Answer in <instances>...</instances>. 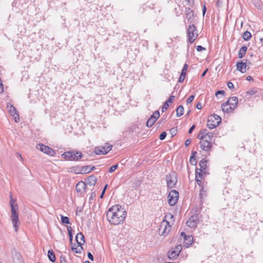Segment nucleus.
I'll return each instance as SVG.
<instances>
[{
  "instance_id": "1",
  "label": "nucleus",
  "mask_w": 263,
  "mask_h": 263,
  "mask_svg": "<svg viewBox=\"0 0 263 263\" xmlns=\"http://www.w3.org/2000/svg\"><path fill=\"white\" fill-rule=\"evenodd\" d=\"M126 212L121 206L115 205L109 209L106 213L107 220L114 225L120 224L125 220Z\"/></svg>"
},
{
  "instance_id": "2",
  "label": "nucleus",
  "mask_w": 263,
  "mask_h": 263,
  "mask_svg": "<svg viewBox=\"0 0 263 263\" xmlns=\"http://www.w3.org/2000/svg\"><path fill=\"white\" fill-rule=\"evenodd\" d=\"M237 104V98L236 97H231L225 103L222 104V111L227 113L232 112L236 107Z\"/></svg>"
},
{
  "instance_id": "3",
  "label": "nucleus",
  "mask_w": 263,
  "mask_h": 263,
  "mask_svg": "<svg viewBox=\"0 0 263 263\" xmlns=\"http://www.w3.org/2000/svg\"><path fill=\"white\" fill-rule=\"evenodd\" d=\"M82 156L81 152L74 151L66 152L62 154V157L68 161H78Z\"/></svg>"
},
{
  "instance_id": "4",
  "label": "nucleus",
  "mask_w": 263,
  "mask_h": 263,
  "mask_svg": "<svg viewBox=\"0 0 263 263\" xmlns=\"http://www.w3.org/2000/svg\"><path fill=\"white\" fill-rule=\"evenodd\" d=\"M221 120V119L219 116L214 114L209 118L207 121V126L211 129L215 128L219 125Z\"/></svg>"
},
{
  "instance_id": "5",
  "label": "nucleus",
  "mask_w": 263,
  "mask_h": 263,
  "mask_svg": "<svg viewBox=\"0 0 263 263\" xmlns=\"http://www.w3.org/2000/svg\"><path fill=\"white\" fill-rule=\"evenodd\" d=\"M11 220L12 223H13V227L15 229V231L17 232V229L20 224L18 219V214L17 212V209H13V208L12 206V209H11Z\"/></svg>"
},
{
  "instance_id": "6",
  "label": "nucleus",
  "mask_w": 263,
  "mask_h": 263,
  "mask_svg": "<svg viewBox=\"0 0 263 263\" xmlns=\"http://www.w3.org/2000/svg\"><path fill=\"white\" fill-rule=\"evenodd\" d=\"M187 36L190 44H192L198 36L196 27L195 25H190L187 30Z\"/></svg>"
},
{
  "instance_id": "7",
  "label": "nucleus",
  "mask_w": 263,
  "mask_h": 263,
  "mask_svg": "<svg viewBox=\"0 0 263 263\" xmlns=\"http://www.w3.org/2000/svg\"><path fill=\"white\" fill-rule=\"evenodd\" d=\"M172 221L169 222L167 220L163 221L160 227L159 233L160 235H166L168 234L171 231V224Z\"/></svg>"
},
{
  "instance_id": "8",
  "label": "nucleus",
  "mask_w": 263,
  "mask_h": 263,
  "mask_svg": "<svg viewBox=\"0 0 263 263\" xmlns=\"http://www.w3.org/2000/svg\"><path fill=\"white\" fill-rule=\"evenodd\" d=\"M112 148V145L105 143L103 146H97L95 149V153L97 155H105L108 153Z\"/></svg>"
},
{
  "instance_id": "9",
  "label": "nucleus",
  "mask_w": 263,
  "mask_h": 263,
  "mask_svg": "<svg viewBox=\"0 0 263 263\" xmlns=\"http://www.w3.org/2000/svg\"><path fill=\"white\" fill-rule=\"evenodd\" d=\"M208 161L206 160L202 159L200 161L199 164L200 168H196V173H198V176H202L206 173V167Z\"/></svg>"
},
{
  "instance_id": "10",
  "label": "nucleus",
  "mask_w": 263,
  "mask_h": 263,
  "mask_svg": "<svg viewBox=\"0 0 263 263\" xmlns=\"http://www.w3.org/2000/svg\"><path fill=\"white\" fill-rule=\"evenodd\" d=\"M36 147L42 152L51 156H53L55 154L53 149L42 143L37 144Z\"/></svg>"
},
{
  "instance_id": "11",
  "label": "nucleus",
  "mask_w": 263,
  "mask_h": 263,
  "mask_svg": "<svg viewBox=\"0 0 263 263\" xmlns=\"http://www.w3.org/2000/svg\"><path fill=\"white\" fill-rule=\"evenodd\" d=\"M179 197V193L176 190H172L168 194V203L171 206L174 205L178 199Z\"/></svg>"
},
{
  "instance_id": "12",
  "label": "nucleus",
  "mask_w": 263,
  "mask_h": 263,
  "mask_svg": "<svg viewBox=\"0 0 263 263\" xmlns=\"http://www.w3.org/2000/svg\"><path fill=\"white\" fill-rule=\"evenodd\" d=\"M7 108L10 115L14 118L15 122L16 123L19 122V115L15 107L11 104H9L7 105Z\"/></svg>"
},
{
  "instance_id": "13",
  "label": "nucleus",
  "mask_w": 263,
  "mask_h": 263,
  "mask_svg": "<svg viewBox=\"0 0 263 263\" xmlns=\"http://www.w3.org/2000/svg\"><path fill=\"white\" fill-rule=\"evenodd\" d=\"M200 146L202 150L205 152H210L212 148V144L207 139L201 140L200 141Z\"/></svg>"
},
{
  "instance_id": "14",
  "label": "nucleus",
  "mask_w": 263,
  "mask_h": 263,
  "mask_svg": "<svg viewBox=\"0 0 263 263\" xmlns=\"http://www.w3.org/2000/svg\"><path fill=\"white\" fill-rule=\"evenodd\" d=\"M199 223V217L198 215L192 216L186 221V224L188 227L195 229Z\"/></svg>"
},
{
  "instance_id": "15",
  "label": "nucleus",
  "mask_w": 263,
  "mask_h": 263,
  "mask_svg": "<svg viewBox=\"0 0 263 263\" xmlns=\"http://www.w3.org/2000/svg\"><path fill=\"white\" fill-rule=\"evenodd\" d=\"M160 114L158 110L155 111L149 118L146 122V126L148 127H152L156 120L159 118Z\"/></svg>"
},
{
  "instance_id": "16",
  "label": "nucleus",
  "mask_w": 263,
  "mask_h": 263,
  "mask_svg": "<svg viewBox=\"0 0 263 263\" xmlns=\"http://www.w3.org/2000/svg\"><path fill=\"white\" fill-rule=\"evenodd\" d=\"M166 180L167 187L170 189L173 187L177 182L176 176L175 174L166 175Z\"/></svg>"
},
{
  "instance_id": "17",
  "label": "nucleus",
  "mask_w": 263,
  "mask_h": 263,
  "mask_svg": "<svg viewBox=\"0 0 263 263\" xmlns=\"http://www.w3.org/2000/svg\"><path fill=\"white\" fill-rule=\"evenodd\" d=\"M12 255L14 263H24L21 255L16 251L12 252Z\"/></svg>"
},
{
  "instance_id": "18",
  "label": "nucleus",
  "mask_w": 263,
  "mask_h": 263,
  "mask_svg": "<svg viewBox=\"0 0 263 263\" xmlns=\"http://www.w3.org/2000/svg\"><path fill=\"white\" fill-rule=\"evenodd\" d=\"M86 183L83 181L79 182L76 186L77 192L82 193L85 191L86 190Z\"/></svg>"
},
{
  "instance_id": "19",
  "label": "nucleus",
  "mask_w": 263,
  "mask_h": 263,
  "mask_svg": "<svg viewBox=\"0 0 263 263\" xmlns=\"http://www.w3.org/2000/svg\"><path fill=\"white\" fill-rule=\"evenodd\" d=\"M247 64L242 61L238 62L236 64V69L241 73H244L247 70Z\"/></svg>"
},
{
  "instance_id": "20",
  "label": "nucleus",
  "mask_w": 263,
  "mask_h": 263,
  "mask_svg": "<svg viewBox=\"0 0 263 263\" xmlns=\"http://www.w3.org/2000/svg\"><path fill=\"white\" fill-rule=\"evenodd\" d=\"M185 20H187L189 23H192L194 20V13L193 11L189 9L185 12Z\"/></svg>"
},
{
  "instance_id": "21",
  "label": "nucleus",
  "mask_w": 263,
  "mask_h": 263,
  "mask_svg": "<svg viewBox=\"0 0 263 263\" xmlns=\"http://www.w3.org/2000/svg\"><path fill=\"white\" fill-rule=\"evenodd\" d=\"M193 242V238L192 236L188 235L184 239V246L186 248L189 247Z\"/></svg>"
},
{
  "instance_id": "22",
  "label": "nucleus",
  "mask_w": 263,
  "mask_h": 263,
  "mask_svg": "<svg viewBox=\"0 0 263 263\" xmlns=\"http://www.w3.org/2000/svg\"><path fill=\"white\" fill-rule=\"evenodd\" d=\"M76 239L78 244L80 245H82L85 242L84 236L82 233H79L77 234Z\"/></svg>"
},
{
  "instance_id": "23",
  "label": "nucleus",
  "mask_w": 263,
  "mask_h": 263,
  "mask_svg": "<svg viewBox=\"0 0 263 263\" xmlns=\"http://www.w3.org/2000/svg\"><path fill=\"white\" fill-rule=\"evenodd\" d=\"M207 129H202L197 135V138L200 140H204L206 139V134H207Z\"/></svg>"
},
{
  "instance_id": "24",
  "label": "nucleus",
  "mask_w": 263,
  "mask_h": 263,
  "mask_svg": "<svg viewBox=\"0 0 263 263\" xmlns=\"http://www.w3.org/2000/svg\"><path fill=\"white\" fill-rule=\"evenodd\" d=\"M97 181V178L93 175L90 176L87 179V184L90 186H93L95 185Z\"/></svg>"
},
{
  "instance_id": "25",
  "label": "nucleus",
  "mask_w": 263,
  "mask_h": 263,
  "mask_svg": "<svg viewBox=\"0 0 263 263\" xmlns=\"http://www.w3.org/2000/svg\"><path fill=\"white\" fill-rule=\"evenodd\" d=\"M71 250L76 253L80 254L83 250L82 245L73 244L71 247Z\"/></svg>"
},
{
  "instance_id": "26",
  "label": "nucleus",
  "mask_w": 263,
  "mask_h": 263,
  "mask_svg": "<svg viewBox=\"0 0 263 263\" xmlns=\"http://www.w3.org/2000/svg\"><path fill=\"white\" fill-rule=\"evenodd\" d=\"M83 170H84V168L83 167V166H77L76 167H74L72 168V171H71V172H73L75 174H84Z\"/></svg>"
},
{
  "instance_id": "27",
  "label": "nucleus",
  "mask_w": 263,
  "mask_h": 263,
  "mask_svg": "<svg viewBox=\"0 0 263 263\" xmlns=\"http://www.w3.org/2000/svg\"><path fill=\"white\" fill-rule=\"evenodd\" d=\"M247 50V47L243 46L240 49L238 52V57L239 58L241 59L243 58L244 55L246 54Z\"/></svg>"
},
{
  "instance_id": "28",
  "label": "nucleus",
  "mask_w": 263,
  "mask_h": 263,
  "mask_svg": "<svg viewBox=\"0 0 263 263\" xmlns=\"http://www.w3.org/2000/svg\"><path fill=\"white\" fill-rule=\"evenodd\" d=\"M168 257L170 259H174L179 256L174 249H172L168 252Z\"/></svg>"
},
{
  "instance_id": "29",
  "label": "nucleus",
  "mask_w": 263,
  "mask_h": 263,
  "mask_svg": "<svg viewBox=\"0 0 263 263\" xmlns=\"http://www.w3.org/2000/svg\"><path fill=\"white\" fill-rule=\"evenodd\" d=\"M48 257L49 259L51 262H54L55 260V254L52 250H49L48 251Z\"/></svg>"
},
{
  "instance_id": "30",
  "label": "nucleus",
  "mask_w": 263,
  "mask_h": 263,
  "mask_svg": "<svg viewBox=\"0 0 263 263\" xmlns=\"http://www.w3.org/2000/svg\"><path fill=\"white\" fill-rule=\"evenodd\" d=\"M184 112V108L182 105L179 106L176 109V115L179 117L183 115Z\"/></svg>"
},
{
  "instance_id": "31",
  "label": "nucleus",
  "mask_w": 263,
  "mask_h": 263,
  "mask_svg": "<svg viewBox=\"0 0 263 263\" xmlns=\"http://www.w3.org/2000/svg\"><path fill=\"white\" fill-rule=\"evenodd\" d=\"M206 196V189L204 186H202L200 190L199 196L201 199L205 197Z\"/></svg>"
},
{
  "instance_id": "32",
  "label": "nucleus",
  "mask_w": 263,
  "mask_h": 263,
  "mask_svg": "<svg viewBox=\"0 0 263 263\" xmlns=\"http://www.w3.org/2000/svg\"><path fill=\"white\" fill-rule=\"evenodd\" d=\"M242 37L245 41H248L251 37V34L249 31H245L242 35Z\"/></svg>"
},
{
  "instance_id": "33",
  "label": "nucleus",
  "mask_w": 263,
  "mask_h": 263,
  "mask_svg": "<svg viewBox=\"0 0 263 263\" xmlns=\"http://www.w3.org/2000/svg\"><path fill=\"white\" fill-rule=\"evenodd\" d=\"M10 206H11V209H12V206L13 208V209H18L17 205V204L14 205V203L15 202H16V200L13 199L11 194H10Z\"/></svg>"
},
{
  "instance_id": "34",
  "label": "nucleus",
  "mask_w": 263,
  "mask_h": 263,
  "mask_svg": "<svg viewBox=\"0 0 263 263\" xmlns=\"http://www.w3.org/2000/svg\"><path fill=\"white\" fill-rule=\"evenodd\" d=\"M198 176V173H196V177H195L196 181L198 185L202 187V182L200 179H201L202 176H200V177Z\"/></svg>"
},
{
  "instance_id": "35",
  "label": "nucleus",
  "mask_w": 263,
  "mask_h": 263,
  "mask_svg": "<svg viewBox=\"0 0 263 263\" xmlns=\"http://www.w3.org/2000/svg\"><path fill=\"white\" fill-rule=\"evenodd\" d=\"M61 222L62 223H63V224L69 223V219L68 217L61 215Z\"/></svg>"
},
{
  "instance_id": "36",
  "label": "nucleus",
  "mask_w": 263,
  "mask_h": 263,
  "mask_svg": "<svg viewBox=\"0 0 263 263\" xmlns=\"http://www.w3.org/2000/svg\"><path fill=\"white\" fill-rule=\"evenodd\" d=\"M175 251V252L178 254H179V253H180V252L182 250V246L181 245H177V246H176V247L175 248L173 249Z\"/></svg>"
},
{
  "instance_id": "37",
  "label": "nucleus",
  "mask_w": 263,
  "mask_h": 263,
  "mask_svg": "<svg viewBox=\"0 0 263 263\" xmlns=\"http://www.w3.org/2000/svg\"><path fill=\"white\" fill-rule=\"evenodd\" d=\"M69 236V240L70 242H71L72 241V230L71 227L67 228Z\"/></svg>"
},
{
  "instance_id": "38",
  "label": "nucleus",
  "mask_w": 263,
  "mask_h": 263,
  "mask_svg": "<svg viewBox=\"0 0 263 263\" xmlns=\"http://www.w3.org/2000/svg\"><path fill=\"white\" fill-rule=\"evenodd\" d=\"M187 68H188V65L187 64H185L183 67V68L181 70V74H186V71H187Z\"/></svg>"
},
{
  "instance_id": "39",
  "label": "nucleus",
  "mask_w": 263,
  "mask_h": 263,
  "mask_svg": "<svg viewBox=\"0 0 263 263\" xmlns=\"http://www.w3.org/2000/svg\"><path fill=\"white\" fill-rule=\"evenodd\" d=\"M84 168V174H87L91 172L90 170V166H83Z\"/></svg>"
},
{
  "instance_id": "40",
  "label": "nucleus",
  "mask_w": 263,
  "mask_h": 263,
  "mask_svg": "<svg viewBox=\"0 0 263 263\" xmlns=\"http://www.w3.org/2000/svg\"><path fill=\"white\" fill-rule=\"evenodd\" d=\"M169 105L167 103V102H165L162 107V112H164V111H165L167 109Z\"/></svg>"
},
{
  "instance_id": "41",
  "label": "nucleus",
  "mask_w": 263,
  "mask_h": 263,
  "mask_svg": "<svg viewBox=\"0 0 263 263\" xmlns=\"http://www.w3.org/2000/svg\"><path fill=\"white\" fill-rule=\"evenodd\" d=\"M118 164H116L110 167L108 170L109 173H112L114 172L118 168Z\"/></svg>"
},
{
  "instance_id": "42",
  "label": "nucleus",
  "mask_w": 263,
  "mask_h": 263,
  "mask_svg": "<svg viewBox=\"0 0 263 263\" xmlns=\"http://www.w3.org/2000/svg\"><path fill=\"white\" fill-rule=\"evenodd\" d=\"M215 135V132H208L206 134V138H208L209 140H211Z\"/></svg>"
},
{
  "instance_id": "43",
  "label": "nucleus",
  "mask_w": 263,
  "mask_h": 263,
  "mask_svg": "<svg viewBox=\"0 0 263 263\" xmlns=\"http://www.w3.org/2000/svg\"><path fill=\"white\" fill-rule=\"evenodd\" d=\"M190 163L192 165H195L197 163V161L194 156H191L190 159Z\"/></svg>"
},
{
  "instance_id": "44",
  "label": "nucleus",
  "mask_w": 263,
  "mask_h": 263,
  "mask_svg": "<svg viewBox=\"0 0 263 263\" xmlns=\"http://www.w3.org/2000/svg\"><path fill=\"white\" fill-rule=\"evenodd\" d=\"M166 136V132H163L161 133V134L160 135L159 139L161 140H164Z\"/></svg>"
},
{
  "instance_id": "45",
  "label": "nucleus",
  "mask_w": 263,
  "mask_h": 263,
  "mask_svg": "<svg viewBox=\"0 0 263 263\" xmlns=\"http://www.w3.org/2000/svg\"><path fill=\"white\" fill-rule=\"evenodd\" d=\"M194 99V95L190 96L186 100L187 104H190L193 101Z\"/></svg>"
},
{
  "instance_id": "46",
  "label": "nucleus",
  "mask_w": 263,
  "mask_h": 263,
  "mask_svg": "<svg viewBox=\"0 0 263 263\" xmlns=\"http://www.w3.org/2000/svg\"><path fill=\"white\" fill-rule=\"evenodd\" d=\"M175 99V96L171 95L170 98L166 101L165 102H167V103H172Z\"/></svg>"
},
{
  "instance_id": "47",
  "label": "nucleus",
  "mask_w": 263,
  "mask_h": 263,
  "mask_svg": "<svg viewBox=\"0 0 263 263\" xmlns=\"http://www.w3.org/2000/svg\"><path fill=\"white\" fill-rule=\"evenodd\" d=\"M185 74H181L179 78V80H178V82L179 83H182L183 82V81H184V78H185Z\"/></svg>"
},
{
  "instance_id": "48",
  "label": "nucleus",
  "mask_w": 263,
  "mask_h": 263,
  "mask_svg": "<svg viewBox=\"0 0 263 263\" xmlns=\"http://www.w3.org/2000/svg\"><path fill=\"white\" fill-rule=\"evenodd\" d=\"M224 93L225 92L223 90H218L216 92L215 96L216 97H218L219 95H222V96H224Z\"/></svg>"
},
{
  "instance_id": "49",
  "label": "nucleus",
  "mask_w": 263,
  "mask_h": 263,
  "mask_svg": "<svg viewBox=\"0 0 263 263\" xmlns=\"http://www.w3.org/2000/svg\"><path fill=\"white\" fill-rule=\"evenodd\" d=\"M172 137L174 136V135H175L176 134V133H177V129L173 128H172L170 129V130Z\"/></svg>"
},
{
  "instance_id": "50",
  "label": "nucleus",
  "mask_w": 263,
  "mask_h": 263,
  "mask_svg": "<svg viewBox=\"0 0 263 263\" xmlns=\"http://www.w3.org/2000/svg\"><path fill=\"white\" fill-rule=\"evenodd\" d=\"M196 49L198 51H201L202 50H205V48L200 45H198L197 46Z\"/></svg>"
},
{
  "instance_id": "51",
  "label": "nucleus",
  "mask_w": 263,
  "mask_h": 263,
  "mask_svg": "<svg viewBox=\"0 0 263 263\" xmlns=\"http://www.w3.org/2000/svg\"><path fill=\"white\" fill-rule=\"evenodd\" d=\"M192 140L191 139H187L184 143L185 146H188L191 143Z\"/></svg>"
},
{
  "instance_id": "52",
  "label": "nucleus",
  "mask_w": 263,
  "mask_h": 263,
  "mask_svg": "<svg viewBox=\"0 0 263 263\" xmlns=\"http://www.w3.org/2000/svg\"><path fill=\"white\" fill-rule=\"evenodd\" d=\"M227 86L228 87V88L232 89L234 87V85L232 82H228L227 83Z\"/></svg>"
},
{
  "instance_id": "53",
  "label": "nucleus",
  "mask_w": 263,
  "mask_h": 263,
  "mask_svg": "<svg viewBox=\"0 0 263 263\" xmlns=\"http://www.w3.org/2000/svg\"><path fill=\"white\" fill-rule=\"evenodd\" d=\"M107 187V185L106 184L104 187L103 190V191H102V193H101V194L100 195V197L101 198H102L103 197L104 194V193L105 192V190H106Z\"/></svg>"
},
{
  "instance_id": "54",
  "label": "nucleus",
  "mask_w": 263,
  "mask_h": 263,
  "mask_svg": "<svg viewBox=\"0 0 263 263\" xmlns=\"http://www.w3.org/2000/svg\"><path fill=\"white\" fill-rule=\"evenodd\" d=\"M87 256L89 259H90L91 260H93V256L90 252H88Z\"/></svg>"
},
{
  "instance_id": "55",
  "label": "nucleus",
  "mask_w": 263,
  "mask_h": 263,
  "mask_svg": "<svg viewBox=\"0 0 263 263\" xmlns=\"http://www.w3.org/2000/svg\"><path fill=\"white\" fill-rule=\"evenodd\" d=\"M195 125H193L189 129V132L188 133L189 134H191L193 132V130L195 129Z\"/></svg>"
},
{
  "instance_id": "56",
  "label": "nucleus",
  "mask_w": 263,
  "mask_h": 263,
  "mask_svg": "<svg viewBox=\"0 0 263 263\" xmlns=\"http://www.w3.org/2000/svg\"><path fill=\"white\" fill-rule=\"evenodd\" d=\"M60 261H61V263H67L66 258L65 257L61 256L60 257Z\"/></svg>"
},
{
  "instance_id": "57",
  "label": "nucleus",
  "mask_w": 263,
  "mask_h": 263,
  "mask_svg": "<svg viewBox=\"0 0 263 263\" xmlns=\"http://www.w3.org/2000/svg\"><path fill=\"white\" fill-rule=\"evenodd\" d=\"M4 92V88L2 82L0 83V93H2Z\"/></svg>"
},
{
  "instance_id": "58",
  "label": "nucleus",
  "mask_w": 263,
  "mask_h": 263,
  "mask_svg": "<svg viewBox=\"0 0 263 263\" xmlns=\"http://www.w3.org/2000/svg\"><path fill=\"white\" fill-rule=\"evenodd\" d=\"M165 217L166 218H170V219H172L173 218V216L172 214L171 213H168L166 214V215L165 216Z\"/></svg>"
},
{
  "instance_id": "59",
  "label": "nucleus",
  "mask_w": 263,
  "mask_h": 263,
  "mask_svg": "<svg viewBox=\"0 0 263 263\" xmlns=\"http://www.w3.org/2000/svg\"><path fill=\"white\" fill-rule=\"evenodd\" d=\"M196 108L198 109H200L202 108V104L200 103H198L196 105Z\"/></svg>"
},
{
  "instance_id": "60",
  "label": "nucleus",
  "mask_w": 263,
  "mask_h": 263,
  "mask_svg": "<svg viewBox=\"0 0 263 263\" xmlns=\"http://www.w3.org/2000/svg\"><path fill=\"white\" fill-rule=\"evenodd\" d=\"M208 71V69H205L202 73L201 77H203Z\"/></svg>"
},
{
  "instance_id": "61",
  "label": "nucleus",
  "mask_w": 263,
  "mask_h": 263,
  "mask_svg": "<svg viewBox=\"0 0 263 263\" xmlns=\"http://www.w3.org/2000/svg\"><path fill=\"white\" fill-rule=\"evenodd\" d=\"M181 235L182 236H183L184 238L185 237L187 236L186 235L185 233V232H182L181 233Z\"/></svg>"
},
{
  "instance_id": "62",
  "label": "nucleus",
  "mask_w": 263,
  "mask_h": 263,
  "mask_svg": "<svg viewBox=\"0 0 263 263\" xmlns=\"http://www.w3.org/2000/svg\"><path fill=\"white\" fill-rule=\"evenodd\" d=\"M206 10V9L205 6L204 5L203 8V9H202L203 14V15H204V14L205 13Z\"/></svg>"
},
{
  "instance_id": "63",
  "label": "nucleus",
  "mask_w": 263,
  "mask_h": 263,
  "mask_svg": "<svg viewBox=\"0 0 263 263\" xmlns=\"http://www.w3.org/2000/svg\"><path fill=\"white\" fill-rule=\"evenodd\" d=\"M16 156H17V157H19L20 158V159H21V160H23V158H22V155H21V154H20V153H17L16 154Z\"/></svg>"
},
{
  "instance_id": "64",
  "label": "nucleus",
  "mask_w": 263,
  "mask_h": 263,
  "mask_svg": "<svg viewBox=\"0 0 263 263\" xmlns=\"http://www.w3.org/2000/svg\"><path fill=\"white\" fill-rule=\"evenodd\" d=\"M196 154H197L196 152H195V151L193 152L192 153V156H194V158H195V155H196Z\"/></svg>"
}]
</instances>
